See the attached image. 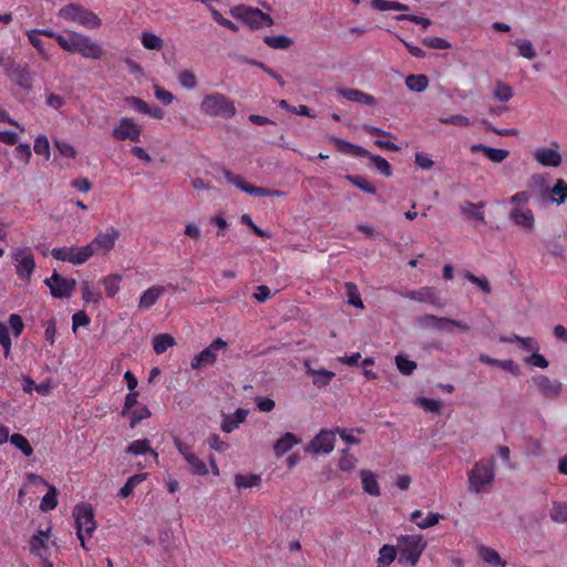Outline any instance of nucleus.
Masks as SVG:
<instances>
[{"mask_svg":"<svg viewBox=\"0 0 567 567\" xmlns=\"http://www.w3.org/2000/svg\"><path fill=\"white\" fill-rule=\"evenodd\" d=\"M143 128L132 117H121L112 128L111 135L115 141H141Z\"/></svg>","mask_w":567,"mask_h":567,"instance_id":"9b49d317","label":"nucleus"},{"mask_svg":"<svg viewBox=\"0 0 567 567\" xmlns=\"http://www.w3.org/2000/svg\"><path fill=\"white\" fill-rule=\"evenodd\" d=\"M519 348L528 353L539 351L540 346L535 338L522 337L516 338Z\"/></svg>","mask_w":567,"mask_h":567,"instance_id":"774afa93","label":"nucleus"},{"mask_svg":"<svg viewBox=\"0 0 567 567\" xmlns=\"http://www.w3.org/2000/svg\"><path fill=\"white\" fill-rule=\"evenodd\" d=\"M120 238V231L110 227L105 231H100L90 244L85 245L86 248H91V257L94 255L106 256L116 244Z\"/></svg>","mask_w":567,"mask_h":567,"instance_id":"9d476101","label":"nucleus"},{"mask_svg":"<svg viewBox=\"0 0 567 567\" xmlns=\"http://www.w3.org/2000/svg\"><path fill=\"white\" fill-rule=\"evenodd\" d=\"M25 35L31 43V45L38 51V53L41 55L44 60H50L51 54L44 47L43 40L41 39V35L38 31L29 30L25 32Z\"/></svg>","mask_w":567,"mask_h":567,"instance_id":"c03bdc74","label":"nucleus"},{"mask_svg":"<svg viewBox=\"0 0 567 567\" xmlns=\"http://www.w3.org/2000/svg\"><path fill=\"white\" fill-rule=\"evenodd\" d=\"M398 554L396 545H383L379 549L377 567H389L395 559Z\"/></svg>","mask_w":567,"mask_h":567,"instance_id":"58836bf2","label":"nucleus"},{"mask_svg":"<svg viewBox=\"0 0 567 567\" xmlns=\"http://www.w3.org/2000/svg\"><path fill=\"white\" fill-rule=\"evenodd\" d=\"M33 150L38 155L43 156L47 161L51 156L49 140L43 134L35 137Z\"/></svg>","mask_w":567,"mask_h":567,"instance_id":"13d9d810","label":"nucleus"},{"mask_svg":"<svg viewBox=\"0 0 567 567\" xmlns=\"http://www.w3.org/2000/svg\"><path fill=\"white\" fill-rule=\"evenodd\" d=\"M56 489L54 486L49 485L48 493L42 497L40 503V509L42 512H49L56 507Z\"/></svg>","mask_w":567,"mask_h":567,"instance_id":"6e6d98bb","label":"nucleus"},{"mask_svg":"<svg viewBox=\"0 0 567 567\" xmlns=\"http://www.w3.org/2000/svg\"><path fill=\"white\" fill-rule=\"evenodd\" d=\"M82 299L86 303H97L101 300V293L89 281L82 282L81 286Z\"/></svg>","mask_w":567,"mask_h":567,"instance_id":"603ef678","label":"nucleus"},{"mask_svg":"<svg viewBox=\"0 0 567 567\" xmlns=\"http://www.w3.org/2000/svg\"><path fill=\"white\" fill-rule=\"evenodd\" d=\"M141 43L146 50L152 51H159L164 45L163 39L151 31H143L141 33Z\"/></svg>","mask_w":567,"mask_h":567,"instance_id":"37998d69","label":"nucleus"},{"mask_svg":"<svg viewBox=\"0 0 567 567\" xmlns=\"http://www.w3.org/2000/svg\"><path fill=\"white\" fill-rule=\"evenodd\" d=\"M395 365L398 370L404 375L412 374L413 371L416 369V362L410 360L404 354H398L395 357Z\"/></svg>","mask_w":567,"mask_h":567,"instance_id":"5fc2aeb1","label":"nucleus"},{"mask_svg":"<svg viewBox=\"0 0 567 567\" xmlns=\"http://www.w3.org/2000/svg\"><path fill=\"white\" fill-rule=\"evenodd\" d=\"M484 206H485L484 203L475 204L472 202H464L461 205V212H462V214H464L473 219L485 223V216H484V212H483Z\"/></svg>","mask_w":567,"mask_h":567,"instance_id":"4c0bfd02","label":"nucleus"},{"mask_svg":"<svg viewBox=\"0 0 567 567\" xmlns=\"http://www.w3.org/2000/svg\"><path fill=\"white\" fill-rule=\"evenodd\" d=\"M9 441L17 450H20L24 456L30 457L33 454L32 446L22 434H12L10 435Z\"/></svg>","mask_w":567,"mask_h":567,"instance_id":"de8ad7c7","label":"nucleus"},{"mask_svg":"<svg viewBox=\"0 0 567 567\" xmlns=\"http://www.w3.org/2000/svg\"><path fill=\"white\" fill-rule=\"evenodd\" d=\"M73 516L75 519L76 535L81 542V546L84 549H87L85 542L96 529L93 508L90 504H79L73 509Z\"/></svg>","mask_w":567,"mask_h":567,"instance_id":"39448f33","label":"nucleus"},{"mask_svg":"<svg viewBox=\"0 0 567 567\" xmlns=\"http://www.w3.org/2000/svg\"><path fill=\"white\" fill-rule=\"evenodd\" d=\"M91 248L86 246L59 247L51 250V256L60 261H66L74 266L85 264L91 258Z\"/></svg>","mask_w":567,"mask_h":567,"instance_id":"f8f14e48","label":"nucleus"},{"mask_svg":"<svg viewBox=\"0 0 567 567\" xmlns=\"http://www.w3.org/2000/svg\"><path fill=\"white\" fill-rule=\"evenodd\" d=\"M248 412L244 409H237L233 414L224 415L220 429L225 433H231L241 423L245 422Z\"/></svg>","mask_w":567,"mask_h":567,"instance_id":"a878e982","label":"nucleus"},{"mask_svg":"<svg viewBox=\"0 0 567 567\" xmlns=\"http://www.w3.org/2000/svg\"><path fill=\"white\" fill-rule=\"evenodd\" d=\"M411 522H413L419 528L421 529H427L430 527L435 526L439 524L441 519H443V516L437 513H429L426 517H423V513L420 509H415L411 513L410 517Z\"/></svg>","mask_w":567,"mask_h":567,"instance_id":"393cba45","label":"nucleus"},{"mask_svg":"<svg viewBox=\"0 0 567 567\" xmlns=\"http://www.w3.org/2000/svg\"><path fill=\"white\" fill-rule=\"evenodd\" d=\"M364 157H368L371 163L374 165V167L384 176H390L392 174V171H391V166L389 164V162L379 156V155H373L372 153L369 152V154L364 155Z\"/></svg>","mask_w":567,"mask_h":567,"instance_id":"bf43d9fd","label":"nucleus"},{"mask_svg":"<svg viewBox=\"0 0 567 567\" xmlns=\"http://www.w3.org/2000/svg\"><path fill=\"white\" fill-rule=\"evenodd\" d=\"M524 362L539 369H547L549 365L548 360L539 351L530 352L529 355L524 358Z\"/></svg>","mask_w":567,"mask_h":567,"instance_id":"e2e57ef3","label":"nucleus"},{"mask_svg":"<svg viewBox=\"0 0 567 567\" xmlns=\"http://www.w3.org/2000/svg\"><path fill=\"white\" fill-rule=\"evenodd\" d=\"M224 176L227 183L234 185L248 195L250 194L252 185L249 184L243 176L234 174L229 171H225Z\"/></svg>","mask_w":567,"mask_h":567,"instance_id":"8fccbe9b","label":"nucleus"},{"mask_svg":"<svg viewBox=\"0 0 567 567\" xmlns=\"http://www.w3.org/2000/svg\"><path fill=\"white\" fill-rule=\"evenodd\" d=\"M426 547L422 535H401L396 538L399 563L415 566Z\"/></svg>","mask_w":567,"mask_h":567,"instance_id":"7ed1b4c3","label":"nucleus"},{"mask_svg":"<svg viewBox=\"0 0 567 567\" xmlns=\"http://www.w3.org/2000/svg\"><path fill=\"white\" fill-rule=\"evenodd\" d=\"M54 145L63 157L74 158L78 154L74 146L66 141L55 140Z\"/></svg>","mask_w":567,"mask_h":567,"instance_id":"338daca9","label":"nucleus"},{"mask_svg":"<svg viewBox=\"0 0 567 567\" xmlns=\"http://www.w3.org/2000/svg\"><path fill=\"white\" fill-rule=\"evenodd\" d=\"M362 488L365 493L371 496H379L381 493L380 485L378 483L377 476L373 472L369 470H363L360 472Z\"/></svg>","mask_w":567,"mask_h":567,"instance_id":"7c9ffc66","label":"nucleus"},{"mask_svg":"<svg viewBox=\"0 0 567 567\" xmlns=\"http://www.w3.org/2000/svg\"><path fill=\"white\" fill-rule=\"evenodd\" d=\"M517 49V55L527 60H534L537 56L536 49L528 39H516L512 42Z\"/></svg>","mask_w":567,"mask_h":567,"instance_id":"e433bc0d","label":"nucleus"},{"mask_svg":"<svg viewBox=\"0 0 567 567\" xmlns=\"http://www.w3.org/2000/svg\"><path fill=\"white\" fill-rule=\"evenodd\" d=\"M450 322V318L437 317L434 315H424L417 318V323L420 327L440 331L447 330Z\"/></svg>","mask_w":567,"mask_h":567,"instance_id":"bb28decb","label":"nucleus"},{"mask_svg":"<svg viewBox=\"0 0 567 567\" xmlns=\"http://www.w3.org/2000/svg\"><path fill=\"white\" fill-rule=\"evenodd\" d=\"M495 481V460L481 458L467 472V487L474 494L488 493Z\"/></svg>","mask_w":567,"mask_h":567,"instance_id":"f257e3e1","label":"nucleus"},{"mask_svg":"<svg viewBox=\"0 0 567 567\" xmlns=\"http://www.w3.org/2000/svg\"><path fill=\"white\" fill-rule=\"evenodd\" d=\"M166 292V288L164 286L155 285L147 288L138 299V308L140 309H150L153 307L158 299Z\"/></svg>","mask_w":567,"mask_h":567,"instance_id":"aec40b11","label":"nucleus"},{"mask_svg":"<svg viewBox=\"0 0 567 567\" xmlns=\"http://www.w3.org/2000/svg\"><path fill=\"white\" fill-rule=\"evenodd\" d=\"M175 344V340L171 334L161 333L154 337L153 348L157 354L164 353L168 348Z\"/></svg>","mask_w":567,"mask_h":567,"instance_id":"49530a36","label":"nucleus"},{"mask_svg":"<svg viewBox=\"0 0 567 567\" xmlns=\"http://www.w3.org/2000/svg\"><path fill=\"white\" fill-rule=\"evenodd\" d=\"M228 344L221 338L215 339L208 347L203 349L190 361L193 370L212 367L217 361L218 354L226 352Z\"/></svg>","mask_w":567,"mask_h":567,"instance_id":"0eeeda50","label":"nucleus"},{"mask_svg":"<svg viewBox=\"0 0 567 567\" xmlns=\"http://www.w3.org/2000/svg\"><path fill=\"white\" fill-rule=\"evenodd\" d=\"M10 80L19 85L24 91L29 92L32 89L33 78L25 66H16L9 71Z\"/></svg>","mask_w":567,"mask_h":567,"instance_id":"412c9836","label":"nucleus"},{"mask_svg":"<svg viewBox=\"0 0 567 567\" xmlns=\"http://www.w3.org/2000/svg\"><path fill=\"white\" fill-rule=\"evenodd\" d=\"M305 365L307 373L312 375V383L318 388L328 385L336 375L334 372L326 369L316 370L308 362Z\"/></svg>","mask_w":567,"mask_h":567,"instance_id":"c756f323","label":"nucleus"},{"mask_svg":"<svg viewBox=\"0 0 567 567\" xmlns=\"http://www.w3.org/2000/svg\"><path fill=\"white\" fill-rule=\"evenodd\" d=\"M406 87L412 92H424L429 86V78L424 74H411L405 79Z\"/></svg>","mask_w":567,"mask_h":567,"instance_id":"a19ab883","label":"nucleus"},{"mask_svg":"<svg viewBox=\"0 0 567 567\" xmlns=\"http://www.w3.org/2000/svg\"><path fill=\"white\" fill-rule=\"evenodd\" d=\"M337 92L351 102H357L369 106L377 104V101L372 95L357 89L338 87Z\"/></svg>","mask_w":567,"mask_h":567,"instance_id":"4be33fe9","label":"nucleus"},{"mask_svg":"<svg viewBox=\"0 0 567 567\" xmlns=\"http://www.w3.org/2000/svg\"><path fill=\"white\" fill-rule=\"evenodd\" d=\"M300 442L301 440L293 433L286 432L274 443V453L277 457H281Z\"/></svg>","mask_w":567,"mask_h":567,"instance_id":"5701e85b","label":"nucleus"},{"mask_svg":"<svg viewBox=\"0 0 567 567\" xmlns=\"http://www.w3.org/2000/svg\"><path fill=\"white\" fill-rule=\"evenodd\" d=\"M44 282L50 288L52 296L55 298L70 297L76 286V281L74 279L64 278L56 272H54L50 278H47Z\"/></svg>","mask_w":567,"mask_h":567,"instance_id":"dca6fc26","label":"nucleus"},{"mask_svg":"<svg viewBox=\"0 0 567 567\" xmlns=\"http://www.w3.org/2000/svg\"><path fill=\"white\" fill-rule=\"evenodd\" d=\"M346 292H347V297H348V303L349 305H352L359 309H363V302L361 300V297H360V293H359V290L357 288V286L352 282H347L346 284Z\"/></svg>","mask_w":567,"mask_h":567,"instance_id":"052dcab7","label":"nucleus"},{"mask_svg":"<svg viewBox=\"0 0 567 567\" xmlns=\"http://www.w3.org/2000/svg\"><path fill=\"white\" fill-rule=\"evenodd\" d=\"M58 17L90 30L99 29L102 25V20L97 14L78 3H69L62 7Z\"/></svg>","mask_w":567,"mask_h":567,"instance_id":"20e7f679","label":"nucleus"},{"mask_svg":"<svg viewBox=\"0 0 567 567\" xmlns=\"http://www.w3.org/2000/svg\"><path fill=\"white\" fill-rule=\"evenodd\" d=\"M439 122L446 125H453L458 127H467L472 125V122L468 117L462 114H452L449 116H442L439 118Z\"/></svg>","mask_w":567,"mask_h":567,"instance_id":"4d7b16f0","label":"nucleus"},{"mask_svg":"<svg viewBox=\"0 0 567 567\" xmlns=\"http://www.w3.org/2000/svg\"><path fill=\"white\" fill-rule=\"evenodd\" d=\"M357 462V458L348 450H343L338 466L342 472H351L355 468Z\"/></svg>","mask_w":567,"mask_h":567,"instance_id":"680f3d73","label":"nucleus"},{"mask_svg":"<svg viewBox=\"0 0 567 567\" xmlns=\"http://www.w3.org/2000/svg\"><path fill=\"white\" fill-rule=\"evenodd\" d=\"M173 442L178 453L187 463L192 474L198 476H205L208 474L207 464L193 451L192 445L182 441L179 437H174Z\"/></svg>","mask_w":567,"mask_h":567,"instance_id":"6e6552de","label":"nucleus"},{"mask_svg":"<svg viewBox=\"0 0 567 567\" xmlns=\"http://www.w3.org/2000/svg\"><path fill=\"white\" fill-rule=\"evenodd\" d=\"M478 556L484 563L493 567H505L506 563L502 559L499 554L492 547L480 546L477 549Z\"/></svg>","mask_w":567,"mask_h":567,"instance_id":"473e14b6","label":"nucleus"},{"mask_svg":"<svg viewBox=\"0 0 567 567\" xmlns=\"http://www.w3.org/2000/svg\"><path fill=\"white\" fill-rule=\"evenodd\" d=\"M559 145L553 142L550 146H540L535 148V161L545 167H558L563 163V156L558 152Z\"/></svg>","mask_w":567,"mask_h":567,"instance_id":"2eb2a0df","label":"nucleus"},{"mask_svg":"<svg viewBox=\"0 0 567 567\" xmlns=\"http://www.w3.org/2000/svg\"><path fill=\"white\" fill-rule=\"evenodd\" d=\"M329 141L333 143L337 151L342 154L351 155L354 157H364V155L369 154V151L365 148L333 135L329 136Z\"/></svg>","mask_w":567,"mask_h":567,"instance_id":"6ab92c4d","label":"nucleus"},{"mask_svg":"<svg viewBox=\"0 0 567 567\" xmlns=\"http://www.w3.org/2000/svg\"><path fill=\"white\" fill-rule=\"evenodd\" d=\"M76 48L75 53H80L85 59L100 60L105 51L104 49L90 37L82 34Z\"/></svg>","mask_w":567,"mask_h":567,"instance_id":"a211bd4d","label":"nucleus"},{"mask_svg":"<svg viewBox=\"0 0 567 567\" xmlns=\"http://www.w3.org/2000/svg\"><path fill=\"white\" fill-rule=\"evenodd\" d=\"M126 416L131 420V427H135L138 422L151 416V411L147 406L143 405L132 412H128Z\"/></svg>","mask_w":567,"mask_h":567,"instance_id":"69168bd1","label":"nucleus"},{"mask_svg":"<svg viewBox=\"0 0 567 567\" xmlns=\"http://www.w3.org/2000/svg\"><path fill=\"white\" fill-rule=\"evenodd\" d=\"M415 404L421 406L423 410L440 413L442 409V402L440 400H432L427 398H417L415 399Z\"/></svg>","mask_w":567,"mask_h":567,"instance_id":"0e129e2a","label":"nucleus"},{"mask_svg":"<svg viewBox=\"0 0 567 567\" xmlns=\"http://www.w3.org/2000/svg\"><path fill=\"white\" fill-rule=\"evenodd\" d=\"M264 42L268 47L277 50H286L293 44V41L286 35H267L264 38Z\"/></svg>","mask_w":567,"mask_h":567,"instance_id":"09e8293b","label":"nucleus"},{"mask_svg":"<svg viewBox=\"0 0 567 567\" xmlns=\"http://www.w3.org/2000/svg\"><path fill=\"white\" fill-rule=\"evenodd\" d=\"M178 83L186 90H194L198 85L197 76L193 71L183 70L177 75Z\"/></svg>","mask_w":567,"mask_h":567,"instance_id":"864d4df0","label":"nucleus"},{"mask_svg":"<svg viewBox=\"0 0 567 567\" xmlns=\"http://www.w3.org/2000/svg\"><path fill=\"white\" fill-rule=\"evenodd\" d=\"M51 538V528L39 530L30 542L31 551L40 557H43L48 550Z\"/></svg>","mask_w":567,"mask_h":567,"instance_id":"b1692460","label":"nucleus"},{"mask_svg":"<svg viewBox=\"0 0 567 567\" xmlns=\"http://www.w3.org/2000/svg\"><path fill=\"white\" fill-rule=\"evenodd\" d=\"M82 33L75 31H65L62 37H58L59 45L69 53H75Z\"/></svg>","mask_w":567,"mask_h":567,"instance_id":"f704fd0d","label":"nucleus"},{"mask_svg":"<svg viewBox=\"0 0 567 567\" xmlns=\"http://www.w3.org/2000/svg\"><path fill=\"white\" fill-rule=\"evenodd\" d=\"M567 199V182L559 178L549 190V202L556 205H561Z\"/></svg>","mask_w":567,"mask_h":567,"instance_id":"c9c22d12","label":"nucleus"},{"mask_svg":"<svg viewBox=\"0 0 567 567\" xmlns=\"http://www.w3.org/2000/svg\"><path fill=\"white\" fill-rule=\"evenodd\" d=\"M234 484L238 489L259 487L261 485V476L252 473H238L234 477Z\"/></svg>","mask_w":567,"mask_h":567,"instance_id":"72a5a7b5","label":"nucleus"},{"mask_svg":"<svg viewBox=\"0 0 567 567\" xmlns=\"http://www.w3.org/2000/svg\"><path fill=\"white\" fill-rule=\"evenodd\" d=\"M11 257L19 278L29 280L35 269L32 250L29 247H17L11 251Z\"/></svg>","mask_w":567,"mask_h":567,"instance_id":"1a4fd4ad","label":"nucleus"},{"mask_svg":"<svg viewBox=\"0 0 567 567\" xmlns=\"http://www.w3.org/2000/svg\"><path fill=\"white\" fill-rule=\"evenodd\" d=\"M493 99L499 102H508L514 96L513 87L504 81H496L493 92Z\"/></svg>","mask_w":567,"mask_h":567,"instance_id":"ea45409f","label":"nucleus"},{"mask_svg":"<svg viewBox=\"0 0 567 567\" xmlns=\"http://www.w3.org/2000/svg\"><path fill=\"white\" fill-rule=\"evenodd\" d=\"M122 279V276L117 274L106 276L102 279V284L107 297L113 298L120 291Z\"/></svg>","mask_w":567,"mask_h":567,"instance_id":"a18cd8bd","label":"nucleus"},{"mask_svg":"<svg viewBox=\"0 0 567 567\" xmlns=\"http://www.w3.org/2000/svg\"><path fill=\"white\" fill-rule=\"evenodd\" d=\"M336 443V431L321 430L306 446L310 454H329L333 451Z\"/></svg>","mask_w":567,"mask_h":567,"instance_id":"ddd939ff","label":"nucleus"},{"mask_svg":"<svg viewBox=\"0 0 567 567\" xmlns=\"http://www.w3.org/2000/svg\"><path fill=\"white\" fill-rule=\"evenodd\" d=\"M234 18L243 21L250 29H262L274 24L272 18L259 10L247 6H238L231 10Z\"/></svg>","mask_w":567,"mask_h":567,"instance_id":"423d86ee","label":"nucleus"},{"mask_svg":"<svg viewBox=\"0 0 567 567\" xmlns=\"http://www.w3.org/2000/svg\"><path fill=\"white\" fill-rule=\"evenodd\" d=\"M406 297L420 302H430L433 305H437L439 302V293L433 287H423L419 290H412L408 292Z\"/></svg>","mask_w":567,"mask_h":567,"instance_id":"c85d7f7f","label":"nucleus"},{"mask_svg":"<svg viewBox=\"0 0 567 567\" xmlns=\"http://www.w3.org/2000/svg\"><path fill=\"white\" fill-rule=\"evenodd\" d=\"M147 477V474L146 473H141V474H135L133 476H131L126 483L124 484V486L120 489V495L122 497H127L130 496L134 488L141 484L142 482H144Z\"/></svg>","mask_w":567,"mask_h":567,"instance_id":"3c124183","label":"nucleus"},{"mask_svg":"<svg viewBox=\"0 0 567 567\" xmlns=\"http://www.w3.org/2000/svg\"><path fill=\"white\" fill-rule=\"evenodd\" d=\"M126 452L132 455L151 454L155 461L158 460V453L152 449L150 440L146 439L131 442L126 447Z\"/></svg>","mask_w":567,"mask_h":567,"instance_id":"cd10ccee","label":"nucleus"},{"mask_svg":"<svg viewBox=\"0 0 567 567\" xmlns=\"http://www.w3.org/2000/svg\"><path fill=\"white\" fill-rule=\"evenodd\" d=\"M508 217L514 225L525 231H533L535 228V216L528 206H514L509 210Z\"/></svg>","mask_w":567,"mask_h":567,"instance_id":"f3484780","label":"nucleus"},{"mask_svg":"<svg viewBox=\"0 0 567 567\" xmlns=\"http://www.w3.org/2000/svg\"><path fill=\"white\" fill-rule=\"evenodd\" d=\"M480 361L482 363L494 365V367H497V368H499L502 370L508 371V372H511L512 374H515V375H517L519 373L518 365L512 359L499 360V359L491 358L487 354H481L480 355Z\"/></svg>","mask_w":567,"mask_h":567,"instance_id":"2f4dec72","label":"nucleus"},{"mask_svg":"<svg viewBox=\"0 0 567 567\" xmlns=\"http://www.w3.org/2000/svg\"><path fill=\"white\" fill-rule=\"evenodd\" d=\"M199 111L207 117L231 118L236 115L235 102L226 94L214 91L203 95Z\"/></svg>","mask_w":567,"mask_h":567,"instance_id":"f03ea898","label":"nucleus"},{"mask_svg":"<svg viewBox=\"0 0 567 567\" xmlns=\"http://www.w3.org/2000/svg\"><path fill=\"white\" fill-rule=\"evenodd\" d=\"M532 382L537 392L545 399L555 400L560 396L563 392V384L560 381L550 379L545 374H535Z\"/></svg>","mask_w":567,"mask_h":567,"instance_id":"4468645a","label":"nucleus"},{"mask_svg":"<svg viewBox=\"0 0 567 567\" xmlns=\"http://www.w3.org/2000/svg\"><path fill=\"white\" fill-rule=\"evenodd\" d=\"M549 517L553 522L558 524L567 523V499L553 502Z\"/></svg>","mask_w":567,"mask_h":567,"instance_id":"79ce46f5","label":"nucleus"}]
</instances>
